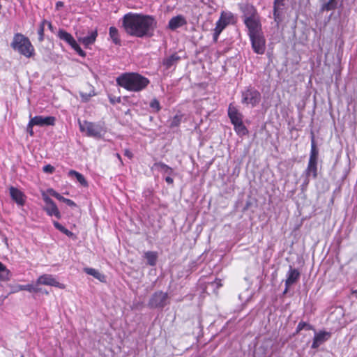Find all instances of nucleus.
<instances>
[{
	"mask_svg": "<svg viewBox=\"0 0 357 357\" xmlns=\"http://www.w3.org/2000/svg\"><path fill=\"white\" fill-rule=\"evenodd\" d=\"M126 33L133 37H150L156 28L157 22L152 15L129 12L121 18Z\"/></svg>",
	"mask_w": 357,
	"mask_h": 357,
	"instance_id": "1",
	"label": "nucleus"
},
{
	"mask_svg": "<svg viewBox=\"0 0 357 357\" xmlns=\"http://www.w3.org/2000/svg\"><path fill=\"white\" fill-rule=\"evenodd\" d=\"M117 84L127 91L139 92L149 84L150 81L146 77L137 73H125L116 78Z\"/></svg>",
	"mask_w": 357,
	"mask_h": 357,
	"instance_id": "2",
	"label": "nucleus"
},
{
	"mask_svg": "<svg viewBox=\"0 0 357 357\" xmlns=\"http://www.w3.org/2000/svg\"><path fill=\"white\" fill-rule=\"evenodd\" d=\"M11 47L26 58H31L35 54V50L30 40L22 33H17L13 36Z\"/></svg>",
	"mask_w": 357,
	"mask_h": 357,
	"instance_id": "3",
	"label": "nucleus"
},
{
	"mask_svg": "<svg viewBox=\"0 0 357 357\" xmlns=\"http://www.w3.org/2000/svg\"><path fill=\"white\" fill-rule=\"evenodd\" d=\"M79 130L87 137L96 139H101L105 135L107 130L103 123H93L87 121H78Z\"/></svg>",
	"mask_w": 357,
	"mask_h": 357,
	"instance_id": "4",
	"label": "nucleus"
},
{
	"mask_svg": "<svg viewBox=\"0 0 357 357\" xmlns=\"http://www.w3.org/2000/svg\"><path fill=\"white\" fill-rule=\"evenodd\" d=\"M241 102L250 108L257 106L261 100L260 92L250 86L241 91Z\"/></svg>",
	"mask_w": 357,
	"mask_h": 357,
	"instance_id": "5",
	"label": "nucleus"
},
{
	"mask_svg": "<svg viewBox=\"0 0 357 357\" xmlns=\"http://www.w3.org/2000/svg\"><path fill=\"white\" fill-rule=\"evenodd\" d=\"M168 303L169 296L167 293L158 291L150 297L148 306L152 309H163Z\"/></svg>",
	"mask_w": 357,
	"mask_h": 357,
	"instance_id": "6",
	"label": "nucleus"
},
{
	"mask_svg": "<svg viewBox=\"0 0 357 357\" xmlns=\"http://www.w3.org/2000/svg\"><path fill=\"white\" fill-rule=\"evenodd\" d=\"M57 36L62 40L67 43L79 56L84 57L86 53L82 50L73 36L68 32L60 29L58 31Z\"/></svg>",
	"mask_w": 357,
	"mask_h": 357,
	"instance_id": "7",
	"label": "nucleus"
},
{
	"mask_svg": "<svg viewBox=\"0 0 357 357\" xmlns=\"http://www.w3.org/2000/svg\"><path fill=\"white\" fill-rule=\"evenodd\" d=\"M252 48L258 54H263L266 50V40L263 33L250 36Z\"/></svg>",
	"mask_w": 357,
	"mask_h": 357,
	"instance_id": "8",
	"label": "nucleus"
},
{
	"mask_svg": "<svg viewBox=\"0 0 357 357\" xmlns=\"http://www.w3.org/2000/svg\"><path fill=\"white\" fill-rule=\"evenodd\" d=\"M244 23L248 29V36L261 33V25L259 16L247 17L244 19Z\"/></svg>",
	"mask_w": 357,
	"mask_h": 357,
	"instance_id": "9",
	"label": "nucleus"
},
{
	"mask_svg": "<svg viewBox=\"0 0 357 357\" xmlns=\"http://www.w3.org/2000/svg\"><path fill=\"white\" fill-rule=\"evenodd\" d=\"M42 197L44 202L45 203V209L47 213L50 216H54L57 219H59L61 214L53 200L45 192H42Z\"/></svg>",
	"mask_w": 357,
	"mask_h": 357,
	"instance_id": "10",
	"label": "nucleus"
},
{
	"mask_svg": "<svg viewBox=\"0 0 357 357\" xmlns=\"http://www.w3.org/2000/svg\"><path fill=\"white\" fill-rule=\"evenodd\" d=\"M235 17L231 12H222L219 20L217 21V32H222L223 29L229 24L235 23Z\"/></svg>",
	"mask_w": 357,
	"mask_h": 357,
	"instance_id": "11",
	"label": "nucleus"
},
{
	"mask_svg": "<svg viewBox=\"0 0 357 357\" xmlns=\"http://www.w3.org/2000/svg\"><path fill=\"white\" fill-rule=\"evenodd\" d=\"M37 284L49 285L52 287H59L63 289L65 286L59 282L53 275L50 274H44L40 276L36 281Z\"/></svg>",
	"mask_w": 357,
	"mask_h": 357,
	"instance_id": "12",
	"label": "nucleus"
},
{
	"mask_svg": "<svg viewBox=\"0 0 357 357\" xmlns=\"http://www.w3.org/2000/svg\"><path fill=\"white\" fill-rule=\"evenodd\" d=\"M305 178L303 185H307L310 182V177L313 178L317 176V162L308 160V164L306 169L304 172Z\"/></svg>",
	"mask_w": 357,
	"mask_h": 357,
	"instance_id": "13",
	"label": "nucleus"
},
{
	"mask_svg": "<svg viewBox=\"0 0 357 357\" xmlns=\"http://www.w3.org/2000/svg\"><path fill=\"white\" fill-rule=\"evenodd\" d=\"M9 192L11 199L20 206L24 205L26 202V195L17 188L11 186L9 188Z\"/></svg>",
	"mask_w": 357,
	"mask_h": 357,
	"instance_id": "14",
	"label": "nucleus"
},
{
	"mask_svg": "<svg viewBox=\"0 0 357 357\" xmlns=\"http://www.w3.org/2000/svg\"><path fill=\"white\" fill-rule=\"evenodd\" d=\"M285 0H274L273 16L274 20L278 25L282 20V10L284 8Z\"/></svg>",
	"mask_w": 357,
	"mask_h": 357,
	"instance_id": "15",
	"label": "nucleus"
},
{
	"mask_svg": "<svg viewBox=\"0 0 357 357\" xmlns=\"http://www.w3.org/2000/svg\"><path fill=\"white\" fill-rule=\"evenodd\" d=\"M33 124L38 126H54L55 124L56 119L54 116H36L33 118H31Z\"/></svg>",
	"mask_w": 357,
	"mask_h": 357,
	"instance_id": "16",
	"label": "nucleus"
},
{
	"mask_svg": "<svg viewBox=\"0 0 357 357\" xmlns=\"http://www.w3.org/2000/svg\"><path fill=\"white\" fill-rule=\"evenodd\" d=\"M331 336V333L326 331H319L316 333L313 338L312 349L318 348L321 344L327 341Z\"/></svg>",
	"mask_w": 357,
	"mask_h": 357,
	"instance_id": "17",
	"label": "nucleus"
},
{
	"mask_svg": "<svg viewBox=\"0 0 357 357\" xmlns=\"http://www.w3.org/2000/svg\"><path fill=\"white\" fill-rule=\"evenodd\" d=\"M228 116L233 125L243 121L242 114L239 112L238 109L231 104H230L228 107Z\"/></svg>",
	"mask_w": 357,
	"mask_h": 357,
	"instance_id": "18",
	"label": "nucleus"
},
{
	"mask_svg": "<svg viewBox=\"0 0 357 357\" xmlns=\"http://www.w3.org/2000/svg\"><path fill=\"white\" fill-rule=\"evenodd\" d=\"M186 23L185 18L183 15H178L170 19L167 27L174 31L186 24Z\"/></svg>",
	"mask_w": 357,
	"mask_h": 357,
	"instance_id": "19",
	"label": "nucleus"
},
{
	"mask_svg": "<svg viewBox=\"0 0 357 357\" xmlns=\"http://www.w3.org/2000/svg\"><path fill=\"white\" fill-rule=\"evenodd\" d=\"M300 278L299 271L289 266V269L287 273V279L285 281V286H291L296 283Z\"/></svg>",
	"mask_w": 357,
	"mask_h": 357,
	"instance_id": "20",
	"label": "nucleus"
},
{
	"mask_svg": "<svg viewBox=\"0 0 357 357\" xmlns=\"http://www.w3.org/2000/svg\"><path fill=\"white\" fill-rule=\"evenodd\" d=\"M97 36L98 31L94 30L89 32L86 36L79 38L78 40L87 48L96 42Z\"/></svg>",
	"mask_w": 357,
	"mask_h": 357,
	"instance_id": "21",
	"label": "nucleus"
},
{
	"mask_svg": "<svg viewBox=\"0 0 357 357\" xmlns=\"http://www.w3.org/2000/svg\"><path fill=\"white\" fill-rule=\"evenodd\" d=\"M242 11L243 13L244 19L247 17H254L258 16L257 10L255 8L250 4H245L242 7Z\"/></svg>",
	"mask_w": 357,
	"mask_h": 357,
	"instance_id": "22",
	"label": "nucleus"
},
{
	"mask_svg": "<svg viewBox=\"0 0 357 357\" xmlns=\"http://www.w3.org/2000/svg\"><path fill=\"white\" fill-rule=\"evenodd\" d=\"M319 151L316 146V142L314 139V136L312 134L311 137V149L310 153L309 160L310 161H316L318 160Z\"/></svg>",
	"mask_w": 357,
	"mask_h": 357,
	"instance_id": "23",
	"label": "nucleus"
},
{
	"mask_svg": "<svg viewBox=\"0 0 357 357\" xmlns=\"http://www.w3.org/2000/svg\"><path fill=\"white\" fill-rule=\"evenodd\" d=\"M154 167L162 174L171 176L174 174L173 169L163 162H156L154 164Z\"/></svg>",
	"mask_w": 357,
	"mask_h": 357,
	"instance_id": "24",
	"label": "nucleus"
},
{
	"mask_svg": "<svg viewBox=\"0 0 357 357\" xmlns=\"http://www.w3.org/2000/svg\"><path fill=\"white\" fill-rule=\"evenodd\" d=\"M109 36L112 42L116 45H121V39L118 29L114 26L109 27Z\"/></svg>",
	"mask_w": 357,
	"mask_h": 357,
	"instance_id": "25",
	"label": "nucleus"
},
{
	"mask_svg": "<svg viewBox=\"0 0 357 357\" xmlns=\"http://www.w3.org/2000/svg\"><path fill=\"white\" fill-rule=\"evenodd\" d=\"M84 271L88 275L93 276L100 282H104L105 280V276L93 268H84Z\"/></svg>",
	"mask_w": 357,
	"mask_h": 357,
	"instance_id": "26",
	"label": "nucleus"
},
{
	"mask_svg": "<svg viewBox=\"0 0 357 357\" xmlns=\"http://www.w3.org/2000/svg\"><path fill=\"white\" fill-rule=\"evenodd\" d=\"M144 257L147 261V264L149 266H155L158 259V254L156 252L148 251L144 253Z\"/></svg>",
	"mask_w": 357,
	"mask_h": 357,
	"instance_id": "27",
	"label": "nucleus"
},
{
	"mask_svg": "<svg viewBox=\"0 0 357 357\" xmlns=\"http://www.w3.org/2000/svg\"><path fill=\"white\" fill-rule=\"evenodd\" d=\"M179 59L180 57L176 54H174L165 59L162 63L167 68H170L172 66L175 65Z\"/></svg>",
	"mask_w": 357,
	"mask_h": 357,
	"instance_id": "28",
	"label": "nucleus"
},
{
	"mask_svg": "<svg viewBox=\"0 0 357 357\" xmlns=\"http://www.w3.org/2000/svg\"><path fill=\"white\" fill-rule=\"evenodd\" d=\"M234 128L236 134L241 137L248 134V130L245 126L243 121L234 125Z\"/></svg>",
	"mask_w": 357,
	"mask_h": 357,
	"instance_id": "29",
	"label": "nucleus"
},
{
	"mask_svg": "<svg viewBox=\"0 0 357 357\" xmlns=\"http://www.w3.org/2000/svg\"><path fill=\"white\" fill-rule=\"evenodd\" d=\"M68 175L74 176L77 178V181L80 183L82 185L86 186L88 185L87 181H86L84 176L82 174L79 173L78 172H76L75 170H70L68 172Z\"/></svg>",
	"mask_w": 357,
	"mask_h": 357,
	"instance_id": "30",
	"label": "nucleus"
},
{
	"mask_svg": "<svg viewBox=\"0 0 357 357\" xmlns=\"http://www.w3.org/2000/svg\"><path fill=\"white\" fill-rule=\"evenodd\" d=\"M337 6V0H328L326 3H324L321 6V10L329 11L335 10Z\"/></svg>",
	"mask_w": 357,
	"mask_h": 357,
	"instance_id": "31",
	"label": "nucleus"
},
{
	"mask_svg": "<svg viewBox=\"0 0 357 357\" xmlns=\"http://www.w3.org/2000/svg\"><path fill=\"white\" fill-rule=\"evenodd\" d=\"M313 326L305 321H300L296 327V333H298L302 330L310 331L313 330Z\"/></svg>",
	"mask_w": 357,
	"mask_h": 357,
	"instance_id": "32",
	"label": "nucleus"
},
{
	"mask_svg": "<svg viewBox=\"0 0 357 357\" xmlns=\"http://www.w3.org/2000/svg\"><path fill=\"white\" fill-rule=\"evenodd\" d=\"M54 226L58 230L65 234L68 237L72 238L73 239L76 238L75 235L73 232L69 231L68 229H66L63 225H54Z\"/></svg>",
	"mask_w": 357,
	"mask_h": 357,
	"instance_id": "33",
	"label": "nucleus"
},
{
	"mask_svg": "<svg viewBox=\"0 0 357 357\" xmlns=\"http://www.w3.org/2000/svg\"><path fill=\"white\" fill-rule=\"evenodd\" d=\"M47 20H43L40 24L39 29L38 30V40L42 42L44 40V31H45V26L46 25Z\"/></svg>",
	"mask_w": 357,
	"mask_h": 357,
	"instance_id": "34",
	"label": "nucleus"
},
{
	"mask_svg": "<svg viewBox=\"0 0 357 357\" xmlns=\"http://www.w3.org/2000/svg\"><path fill=\"white\" fill-rule=\"evenodd\" d=\"M10 271L5 266L2 271H0V280L3 281L8 280L10 278Z\"/></svg>",
	"mask_w": 357,
	"mask_h": 357,
	"instance_id": "35",
	"label": "nucleus"
},
{
	"mask_svg": "<svg viewBox=\"0 0 357 357\" xmlns=\"http://www.w3.org/2000/svg\"><path fill=\"white\" fill-rule=\"evenodd\" d=\"M181 118L182 116L181 115L174 116L170 122V127L173 128L178 126L181 123Z\"/></svg>",
	"mask_w": 357,
	"mask_h": 357,
	"instance_id": "36",
	"label": "nucleus"
},
{
	"mask_svg": "<svg viewBox=\"0 0 357 357\" xmlns=\"http://www.w3.org/2000/svg\"><path fill=\"white\" fill-rule=\"evenodd\" d=\"M47 196L48 195H51L55 198H56L58 200H59L62 197V195H61L59 193H58L57 192H56L54 189L52 188H48L46 192H44Z\"/></svg>",
	"mask_w": 357,
	"mask_h": 357,
	"instance_id": "37",
	"label": "nucleus"
},
{
	"mask_svg": "<svg viewBox=\"0 0 357 357\" xmlns=\"http://www.w3.org/2000/svg\"><path fill=\"white\" fill-rule=\"evenodd\" d=\"M39 284H37V283L34 284H26V291L29 292H33V293H38L39 292L38 286Z\"/></svg>",
	"mask_w": 357,
	"mask_h": 357,
	"instance_id": "38",
	"label": "nucleus"
},
{
	"mask_svg": "<svg viewBox=\"0 0 357 357\" xmlns=\"http://www.w3.org/2000/svg\"><path fill=\"white\" fill-rule=\"evenodd\" d=\"M59 201L64 202L66 205L71 208H74L77 206V204L71 199L65 198L64 197H60Z\"/></svg>",
	"mask_w": 357,
	"mask_h": 357,
	"instance_id": "39",
	"label": "nucleus"
},
{
	"mask_svg": "<svg viewBox=\"0 0 357 357\" xmlns=\"http://www.w3.org/2000/svg\"><path fill=\"white\" fill-rule=\"evenodd\" d=\"M150 107L152 109H154L156 112H158L160 109V102L158 100L153 99L150 102Z\"/></svg>",
	"mask_w": 357,
	"mask_h": 357,
	"instance_id": "40",
	"label": "nucleus"
},
{
	"mask_svg": "<svg viewBox=\"0 0 357 357\" xmlns=\"http://www.w3.org/2000/svg\"><path fill=\"white\" fill-rule=\"evenodd\" d=\"M34 126H36V125L33 124V121L30 119V120H29V123L27 124V128H26V131L30 135V136H33V135H34V132H33V127Z\"/></svg>",
	"mask_w": 357,
	"mask_h": 357,
	"instance_id": "41",
	"label": "nucleus"
},
{
	"mask_svg": "<svg viewBox=\"0 0 357 357\" xmlns=\"http://www.w3.org/2000/svg\"><path fill=\"white\" fill-rule=\"evenodd\" d=\"M43 170L44 172L52 174L54 171V167L51 165H47L43 167Z\"/></svg>",
	"mask_w": 357,
	"mask_h": 357,
	"instance_id": "42",
	"label": "nucleus"
},
{
	"mask_svg": "<svg viewBox=\"0 0 357 357\" xmlns=\"http://www.w3.org/2000/svg\"><path fill=\"white\" fill-rule=\"evenodd\" d=\"M213 286L215 285L217 288L220 287L222 284L221 283V280L216 278L214 282L211 283Z\"/></svg>",
	"mask_w": 357,
	"mask_h": 357,
	"instance_id": "43",
	"label": "nucleus"
},
{
	"mask_svg": "<svg viewBox=\"0 0 357 357\" xmlns=\"http://www.w3.org/2000/svg\"><path fill=\"white\" fill-rule=\"evenodd\" d=\"M26 291V285H22V284L17 285L14 291Z\"/></svg>",
	"mask_w": 357,
	"mask_h": 357,
	"instance_id": "44",
	"label": "nucleus"
},
{
	"mask_svg": "<svg viewBox=\"0 0 357 357\" xmlns=\"http://www.w3.org/2000/svg\"><path fill=\"white\" fill-rule=\"evenodd\" d=\"M218 29H217V26H215V29H214V33H213V39L214 40H218V38L219 36V35L220 34L221 32H217Z\"/></svg>",
	"mask_w": 357,
	"mask_h": 357,
	"instance_id": "45",
	"label": "nucleus"
},
{
	"mask_svg": "<svg viewBox=\"0 0 357 357\" xmlns=\"http://www.w3.org/2000/svg\"><path fill=\"white\" fill-rule=\"evenodd\" d=\"M124 155H125L126 157H128V158H132V156H133V155H132V152H131L130 150H128V149H126V150L124 151Z\"/></svg>",
	"mask_w": 357,
	"mask_h": 357,
	"instance_id": "46",
	"label": "nucleus"
},
{
	"mask_svg": "<svg viewBox=\"0 0 357 357\" xmlns=\"http://www.w3.org/2000/svg\"><path fill=\"white\" fill-rule=\"evenodd\" d=\"M165 181L167 183L169 184H172L174 182V180L173 178L170 176H167L166 178H165Z\"/></svg>",
	"mask_w": 357,
	"mask_h": 357,
	"instance_id": "47",
	"label": "nucleus"
},
{
	"mask_svg": "<svg viewBox=\"0 0 357 357\" xmlns=\"http://www.w3.org/2000/svg\"><path fill=\"white\" fill-rule=\"evenodd\" d=\"M63 6H64V3L62 1H59L56 3V9H59L60 8L63 7Z\"/></svg>",
	"mask_w": 357,
	"mask_h": 357,
	"instance_id": "48",
	"label": "nucleus"
},
{
	"mask_svg": "<svg viewBox=\"0 0 357 357\" xmlns=\"http://www.w3.org/2000/svg\"><path fill=\"white\" fill-rule=\"evenodd\" d=\"M46 24L48 26L49 29H50L52 31H53V26H52V23H51L50 22H48V21L47 20Z\"/></svg>",
	"mask_w": 357,
	"mask_h": 357,
	"instance_id": "49",
	"label": "nucleus"
},
{
	"mask_svg": "<svg viewBox=\"0 0 357 357\" xmlns=\"http://www.w3.org/2000/svg\"><path fill=\"white\" fill-rule=\"evenodd\" d=\"M289 287H290V286H285V289H284V291H283V294H287V291H289Z\"/></svg>",
	"mask_w": 357,
	"mask_h": 357,
	"instance_id": "50",
	"label": "nucleus"
},
{
	"mask_svg": "<svg viewBox=\"0 0 357 357\" xmlns=\"http://www.w3.org/2000/svg\"><path fill=\"white\" fill-rule=\"evenodd\" d=\"M116 155L117 158L119 159V160L122 163V159H121V155L119 153H116Z\"/></svg>",
	"mask_w": 357,
	"mask_h": 357,
	"instance_id": "51",
	"label": "nucleus"
},
{
	"mask_svg": "<svg viewBox=\"0 0 357 357\" xmlns=\"http://www.w3.org/2000/svg\"><path fill=\"white\" fill-rule=\"evenodd\" d=\"M6 266H4L1 261H0V271H2V269H3V268L5 267Z\"/></svg>",
	"mask_w": 357,
	"mask_h": 357,
	"instance_id": "52",
	"label": "nucleus"
},
{
	"mask_svg": "<svg viewBox=\"0 0 357 357\" xmlns=\"http://www.w3.org/2000/svg\"><path fill=\"white\" fill-rule=\"evenodd\" d=\"M7 241H8V240H7V238H6V237H5V238H4V242H5V243H6V244H7Z\"/></svg>",
	"mask_w": 357,
	"mask_h": 357,
	"instance_id": "53",
	"label": "nucleus"
},
{
	"mask_svg": "<svg viewBox=\"0 0 357 357\" xmlns=\"http://www.w3.org/2000/svg\"><path fill=\"white\" fill-rule=\"evenodd\" d=\"M38 289H39V292H43V290L42 289V288L38 287Z\"/></svg>",
	"mask_w": 357,
	"mask_h": 357,
	"instance_id": "54",
	"label": "nucleus"
},
{
	"mask_svg": "<svg viewBox=\"0 0 357 357\" xmlns=\"http://www.w3.org/2000/svg\"><path fill=\"white\" fill-rule=\"evenodd\" d=\"M43 293H45V294H48V292H47V291H43Z\"/></svg>",
	"mask_w": 357,
	"mask_h": 357,
	"instance_id": "55",
	"label": "nucleus"
},
{
	"mask_svg": "<svg viewBox=\"0 0 357 357\" xmlns=\"http://www.w3.org/2000/svg\"><path fill=\"white\" fill-rule=\"evenodd\" d=\"M20 357H24L23 355H22Z\"/></svg>",
	"mask_w": 357,
	"mask_h": 357,
	"instance_id": "56",
	"label": "nucleus"
}]
</instances>
